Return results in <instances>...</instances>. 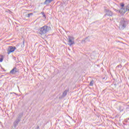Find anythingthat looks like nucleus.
Wrapping results in <instances>:
<instances>
[{"instance_id":"f257e3e1","label":"nucleus","mask_w":129,"mask_h":129,"mask_svg":"<svg viewBox=\"0 0 129 129\" xmlns=\"http://www.w3.org/2000/svg\"><path fill=\"white\" fill-rule=\"evenodd\" d=\"M120 9L119 10H115L116 12L119 13L120 15H124L126 12L129 11V4L127 6V7H124V4L121 3L120 4Z\"/></svg>"},{"instance_id":"f03ea898","label":"nucleus","mask_w":129,"mask_h":129,"mask_svg":"<svg viewBox=\"0 0 129 129\" xmlns=\"http://www.w3.org/2000/svg\"><path fill=\"white\" fill-rule=\"evenodd\" d=\"M51 30V27L48 26H44L38 30V33L40 35H45Z\"/></svg>"},{"instance_id":"7ed1b4c3","label":"nucleus","mask_w":129,"mask_h":129,"mask_svg":"<svg viewBox=\"0 0 129 129\" xmlns=\"http://www.w3.org/2000/svg\"><path fill=\"white\" fill-rule=\"evenodd\" d=\"M127 24L128 23L126 19L121 18L119 25V30H124V28H126V26H127Z\"/></svg>"},{"instance_id":"20e7f679","label":"nucleus","mask_w":129,"mask_h":129,"mask_svg":"<svg viewBox=\"0 0 129 129\" xmlns=\"http://www.w3.org/2000/svg\"><path fill=\"white\" fill-rule=\"evenodd\" d=\"M22 116H23V113L20 114L19 116L17 117L15 121L14 122L13 125L14 127H17L18 124H19V122L21 121V118H22Z\"/></svg>"},{"instance_id":"39448f33","label":"nucleus","mask_w":129,"mask_h":129,"mask_svg":"<svg viewBox=\"0 0 129 129\" xmlns=\"http://www.w3.org/2000/svg\"><path fill=\"white\" fill-rule=\"evenodd\" d=\"M75 44V41H74V37L73 36H68V44L71 47L72 45H74Z\"/></svg>"},{"instance_id":"423d86ee","label":"nucleus","mask_w":129,"mask_h":129,"mask_svg":"<svg viewBox=\"0 0 129 129\" xmlns=\"http://www.w3.org/2000/svg\"><path fill=\"white\" fill-rule=\"evenodd\" d=\"M16 49H17V48H16V47L15 46H10L8 47V55L11 54V53H13V52H15V50H16Z\"/></svg>"},{"instance_id":"0eeeda50","label":"nucleus","mask_w":129,"mask_h":129,"mask_svg":"<svg viewBox=\"0 0 129 129\" xmlns=\"http://www.w3.org/2000/svg\"><path fill=\"white\" fill-rule=\"evenodd\" d=\"M17 73H19V70L17 68H14L9 74L10 75H16Z\"/></svg>"},{"instance_id":"6e6552de","label":"nucleus","mask_w":129,"mask_h":129,"mask_svg":"<svg viewBox=\"0 0 129 129\" xmlns=\"http://www.w3.org/2000/svg\"><path fill=\"white\" fill-rule=\"evenodd\" d=\"M105 12L106 13V15L107 16H108L109 17H112V12H111V11H110L109 10H105Z\"/></svg>"},{"instance_id":"1a4fd4ad","label":"nucleus","mask_w":129,"mask_h":129,"mask_svg":"<svg viewBox=\"0 0 129 129\" xmlns=\"http://www.w3.org/2000/svg\"><path fill=\"white\" fill-rule=\"evenodd\" d=\"M50 3H52V0H45L44 5H48V4H50Z\"/></svg>"},{"instance_id":"9d476101","label":"nucleus","mask_w":129,"mask_h":129,"mask_svg":"<svg viewBox=\"0 0 129 129\" xmlns=\"http://www.w3.org/2000/svg\"><path fill=\"white\" fill-rule=\"evenodd\" d=\"M90 40L89 39L88 37H86L85 39H83L82 40V42H85L86 43V42H89Z\"/></svg>"},{"instance_id":"9b49d317","label":"nucleus","mask_w":129,"mask_h":129,"mask_svg":"<svg viewBox=\"0 0 129 129\" xmlns=\"http://www.w3.org/2000/svg\"><path fill=\"white\" fill-rule=\"evenodd\" d=\"M66 95H67V90H66L62 93V96H66Z\"/></svg>"},{"instance_id":"f8f14e48","label":"nucleus","mask_w":129,"mask_h":129,"mask_svg":"<svg viewBox=\"0 0 129 129\" xmlns=\"http://www.w3.org/2000/svg\"><path fill=\"white\" fill-rule=\"evenodd\" d=\"M90 86H93V80H92L90 83Z\"/></svg>"},{"instance_id":"ddd939ff","label":"nucleus","mask_w":129,"mask_h":129,"mask_svg":"<svg viewBox=\"0 0 129 129\" xmlns=\"http://www.w3.org/2000/svg\"><path fill=\"white\" fill-rule=\"evenodd\" d=\"M33 14L30 13V14H28V16H27V18H30L31 17V16H32Z\"/></svg>"},{"instance_id":"4468645a","label":"nucleus","mask_w":129,"mask_h":129,"mask_svg":"<svg viewBox=\"0 0 129 129\" xmlns=\"http://www.w3.org/2000/svg\"><path fill=\"white\" fill-rule=\"evenodd\" d=\"M3 59L2 58H0V62H3Z\"/></svg>"},{"instance_id":"2eb2a0df","label":"nucleus","mask_w":129,"mask_h":129,"mask_svg":"<svg viewBox=\"0 0 129 129\" xmlns=\"http://www.w3.org/2000/svg\"><path fill=\"white\" fill-rule=\"evenodd\" d=\"M68 1H69V0H68Z\"/></svg>"}]
</instances>
